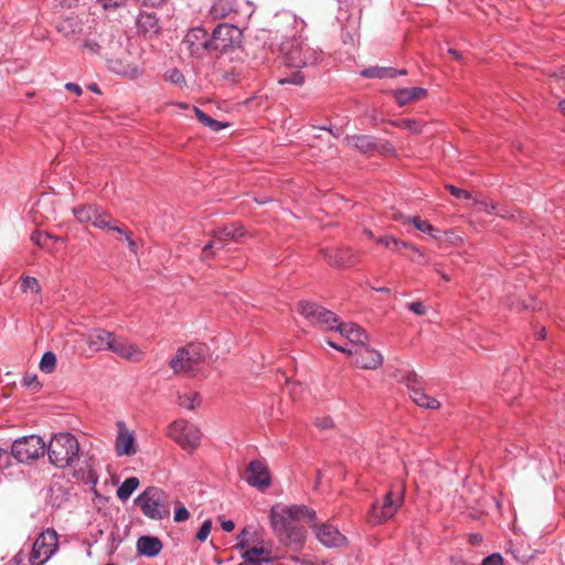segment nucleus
I'll use <instances>...</instances> for the list:
<instances>
[{"label":"nucleus","mask_w":565,"mask_h":565,"mask_svg":"<svg viewBox=\"0 0 565 565\" xmlns=\"http://www.w3.org/2000/svg\"><path fill=\"white\" fill-rule=\"evenodd\" d=\"M354 363L361 369L376 370L382 365L383 358L376 350L362 344L354 349Z\"/></svg>","instance_id":"f3484780"},{"label":"nucleus","mask_w":565,"mask_h":565,"mask_svg":"<svg viewBox=\"0 0 565 565\" xmlns=\"http://www.w3.org/2000/svg\"><path fill=\"white\" fill-rule=\"evenodd\" d=\"M58 550V535L55 530L46 529L35 540L30 554L32 565L45 564Z\"/></svg>","instance_id":"9b49d317"},{"label":"nucleus","mask_w":565,"mask_h":565,"mask_svg":"<svg viewBox=\"0 0 565 565\" xmlns=\"http://www.w3.org/2000/svg\"><path fill=\"white\" fill-rule=\"evenodd\" d=\"M106 62L109 71L129 79H136L142 75V70L131 61V57L127 53H122L120 57H107Z\"/></svg>","instance_id":"2eb2a0df"},{"label":"nucleus","mask_w":565,"mask_h":565,"mask_svg":"<svg viewBox=\"0 0 565 565\" xmlns=\"http://www.w3.org/2000/svg\"><path fill=\"white\" fill-rule=\"evenodd\" d=\"M407 308L415 315L423 316L427 309L422 301H414L407 305Z\"/></svg>","instance_id":"603ef678"},{"label":"nucleus","mask_w":565,"mask_h":565,"mask_svg":"<svg viewBox=\"0 0 565 565\" xmlns=\"http://www.w3.org/2000/svg\"><path fill=\"white\" fill-rule=\"evenodd\" d=\"M546 337V331H545V328L542 327L537 332H536V338L540 339V340H543L545 339Z\"/></svg>","instance_id":"680f3d73"},{"label":"nucleus","mask_w":565,"mask_h":565,"mask_svg":"<svg viewBox=\"0 0 565 565\" xmlns=\"http://www.w3.org/2000/svg\"><path fill=\"white\" fill-rule=\"evenodd\" d=\"M393 125L397 128L409 130L412 134H420L423 129L418 121L409 118L398 119Z\"/></svg>","instance_id":"ea45409f"},{"label":"nucleus","mask_w":565,"mask_h":565,"mask_svg":"<svg viewBox=\"0 0 565 565\" xmlns=\"http://www.w3.org/2000/svg\"><path fill=\"white\" fill-rule=\"evenodd\" d=\"M241 551L243 562L238 565H273L275 556L270 544L258 541L256 531L244 527L237 535L235 545Z\"/></svg>","instance_id":"f03ea898"},{"label":"nucleus","mask_w":565,"mask_h":565,"mask_svg":"<svg viewBox=\"0 0 565 565\" xmlns=\"http://www.w3.org/2000/svg\"><path fill=\"white\" fill-rule=\"evenodd\" d=\"M190 518V513L186 508L181 503L177 502L174 507V522H184Z\"/></svg>","instance_id":"c03bdc74"},{"label":"nucleus","mask_w":565,"mask_h":565,"mask_svg":"<svg viewBox=\"0 0 565 565\" xmlns=\"http://www.w3.org/2000/svg\"><path fill=\"white\" fill-rule=\"evenodd\" d=\"M178 404L185 409L193 411L201 404L200 394L196 392L179 393Z\"/></svg>","instance_id":"473e14b6"},{"label":"nucleus","mask_w":565,"mask_h":565,"mask_svg":"<svg viewBox=\"0 0 565 565\" xmlns=\"http://www.w3.org/2000/svg\"><path fill=\"white\" fill-rule=\"evenodd\" d=\"M22 383L25 387H28L32 391H38L40 388V383L38 381V376L34 374H26L23 377Z\"/></svg>","instance_id":"8fccbe9b"},{"label":"nucleus","mask_w":565,"mask_h":565,"mask_svg":"<svg viewBox=\"0 0 565 565\" xmlns=\"http://www.w3.org/2000/svg\"><path fill=\"white\" fill-rule=\"evenodd\" d=\"M559 108H561L562 113L565 115V100L559 103Z\"/></svg>","instance_id":"774afa93"},{"label":"nucleus","mask_w":565,"mask_h":565,"mask_svg":"<svg viewBox=\"0 0 565 565\" xmlns=\"http://www.w3.org/2000/svg\"><path fill=\"white\" fill-rule=\"evenodd\" d=\"M447 189L454 196H456L458 199H470V193L466 190L459 189L451 184H448Z\"/></svg>","instance_id":"864d4df0"},{"label":"nucleus","mask_w":565,"mask_h":565,"mask_svg":"<svg viewBox=\"0 0 565 565\" xmlns=\"http://www.w3.org/2000/svg\"><path fill=\"white\" fill-rule=\"evenodd\" d=\"M21 290L23 292L31 291L34 294H40L41 286L39 284V280L35 277L22 276L21 277Z\"/></svg>","instance_id":"a19ab883"},{"label":"nucleus","mask_w":565,"mask_h":565,"mask_svg":"<svg viewBox=\"0 0 565 565\" xmlns=\"http://www.w3.org/2000/svg\"><path fill=\"white\" fill-rule=\"evenodd\" d=\"M246 473V481L252 487L264 489L270 484L269 471L262 461H250L247 466Z\"/></svg>","instance_id":"aec40b11"},{"label":"nucleus","mask_w":565,"mask_h":565,"mask_svg":"<svg viewBox=\"0 0 565 565\" xmlns=\"http://www.w3.org/2000/svg\"><path fill=\"white\" fill-rule=\"evenodd\" d=\"M225 242H226V241L224 239V237H223V236H221V235L217 233V231H216V232H215V235H214V238H213L211 242H209V243L204 246V248H203V250H202L203 258H204V259H206V258L211 257V256L213 255V253H212V252H210V250H212V249H222V248H224V246H225Z\"/></svg>","instance_id":"e433bc0d"},{"label":"nucleus","mask_w":565,"mask_h":565,"mask_svg":"<svg viewBox=\"0 0 565 565\" xmlns=\"http://www.w3.org/2000/svg\"><path fill=\"white\" fill-rule=\"evenodd\" d=\"M167 0H142V4L146 7L157 8L162 6Z\"/></svg>","instance_id":"bf43d9fd"},{"label":"nucleus","mask_w":565,"mask_h":565,"mask_svg":"<svg viewBox=\"0 0 565 565\" xmlns=\"http://www.w3.org/2000/svg\"><path fill=\"white\" fill-rule=\"evenodd\" d=\"M169 499V494L161 488L148 487L135 499V504L148 519L161 521L170 515Z\"/></svg>","instance_id":"20e7f679"},{"label":"nucleus","mask_w":565,"mask_h":565,"mask_svg":"<svg viewBox=\"0 0 565 565\" xmlns=\"http://www.w3.org/2000/svg\"><path fill=\"white\" fill-rule=\"evenodd\" d=\"M375 242L377 244L384 245L387 248H392L397 253H402V248L411 249L417 256V258H418L417 262L420 263L422 260L423 262L425 260V254L422 249H419L418 247H416L415 245H413L408 242L397 239L392 235L381 236L377 239H375ZM409 258L412 260L416 262V259L414 257H409Z\"/></svg>","instance_id":"4be33fe9"},{"label":"nucleus","mask_w":565,"mask_h":565,"mask_svg":"<svg viewBox=\"0 0 565 565\" xmlns=\"http://www.w3.org/2000/svg\"><path fill=\"white\" fill-rule=\"evenodd\" d=\"M291 385H292V387H291V395L295 397L296 388H298V387L301 388V384L292 383Z\"/></svg>","instance_id":"69168bd1"},{"label":"nucleus","mask_w":565,"mask_h":565,"mask_svg":"<svg viewBox=\"0 0 565 565\" xmlns=\"http://www.w3.org/2000/svg\"><path fill=\"white\" fill-rule=\"evenodd\" d=\"M113 232H117L119 233L120 235L125 236L127 243H128V247L129 249L132 252V253H136L137 252V244L136 242L131 238L130 236V233L126 230V228H122V227H113Z\"/></svg>","instance_id":"de8ad7c7"},{"label":"nucleus","mask_w":565,"mask_h":565,"mask_svg":"<svg viewBox=\"0 0 565 565\" xmlns=\"http://www.w3.org/2000/svg\"><path fill=\"white\" fill-rule=\"evenodd\" d=\"M221 527L225 532H232L235 527V524L232 520H224L221 522Z\"/></svg>","instance_id":"13d9d810"},{"label":"nucleus","mask_w":565,"mask_h":565,"mask_svg":"<svg viewBox=\"0 0 565 565\" xmlns=\"http://www.w3.org/2000/svg\"><path fill=\"white\" fill-rule=\"evenodd\" d=\"M45 454V443L38 435L23 436L11 446V455L19 462H31Z\"/></svg>","instance_id":"9d476101"},{"label":"nucleus","mask_w":565,"mask_h":565,"mask_svg":"<svg viewBox=\"0 0 565 565\" xmlns=\"http://www.w3.org/2000/svg\"><path fill=\"white\" fill-rule=\"evenodd\" d=\"M407 222L412 223L416 230L434 236L436 230L427 221L422 220L417 216H412L407 218Z\"/></svg>","instance_id":"79ce46f5"},{"label":"nucleus","mask_w":565,"mask_h":565,"mask_svg":"<svg viewBox=\"0 0 565 565\" xmlns=\"http://www.w3.org/2000/svg\"><path fill=\"white\" fill-rule=\"evenodd\" d=\"M115 334L105 329H94L88 332L86 343L94 351H110Z\"/></svg>","instance_id":"412c9836"},{"label":"nucleus","mask_w":565,"mask_h":565,"mask_svg":"<svg viewBox=\"0 0 565 565\" xmlns=\"http://www.w3.org/2000/svg\"><path fill=\"white\" fill-rule=\"evenodd\" d=\"M285 63L295 68L316 65L321 60V52L300 41L282 44Z\"/></svg>","instance_id":"0eeeda50"},{"label":"nucleus","mask_w":565,"mask_h":565,"mask_svg":"<svg viewBox=\"0 0 565 565\" xmlns=\"http://www.w3.org/2000/svg\"><path fill=\"white\" fill-rule=\"evenodd\" d=\"M45 449L50 462L57 468L72 467L79 459V444L71 433L54 435Z\"/></svg>","instance_id":"7ed1b4c3"},{"label":"nucleus","mask_w":565,"mask_h":565,"mask_svg":"<svg viewBox=\"0 0 565 565\" xmlns=\"http://www.w3.org/2000/svg\"><path fill=\"white\" fill-rule=\"evenodd\" d=\"M183 44L193 56H202L206 51H211V36L204 28L196 26L188 31Z\"/></svg>","instance_id":"4468645a"},{"label":"nucleus","mask_w":565,"mask_h":565,"mask_svg":"<svg viewBox=\"0 0 565 565\" xmlns=\"http://www.w3.org/2000/svg\"><path fill=\"white\" fill-rule=\"evenodd\" d=\"M317 425L323 429L330 427L332 425V420L330 418H323L317 422Z\"/></svg>","instance_id":"052dcab7"},{"label":"nucleus","mask_w":565,"mask_h":565,"mask_svg":"<svg viewBox=\"0 0 565 565\" xmlns=\"http://www.w3.org/2000/svg\"><path fill=\"white\" fill-rule=\"evenodd\" d=\"M92 224L100 230H108L113 231V227H119L115 224L113 221L110 214L98 207L96 215L94 216V220Z\"/></svg>","instance_id":"2f4dec72"},{"label":"nucleus","mask_w":565,"mask_h":565,"mask_svg":"<svg viewBox=\"0 0 565 565\" xmlns=\"http://www.w3.org/2000/svg\"><path fill=\"white\" fill-rule=\"evenodd\" d=\"M254 9L250 2L244 0H214L210 8V17L214 20L228 17H250Z\"/></svg>","instance_id":"f8f14e48"},{"label":"nucleus","mask_w":565,"mask_h":565,"mask_svg":"<svg viewBox=\"0 0 565 565\" xmlns=\"http://www.w3.org/2000/svg\"><path fill=\"white\" fill-rule=\"evenodd\" d=\"M243 33L233 24H218L212 32L211 46L214 51H227L241 44Z\"/></svg>","instance_id":"ddd939ff"},{"label":"nucleus","mask_w":565,"mask_h":565,"mask_svg":"<svg viewBox=\"0 0 565 565\" xmlns=\"http://www.w3.org/2000/svg\"><path fill=\"white\" fill-rule=\"evenodd\" d=\"M323 258L334 267H350L358 263L356 253L347 247H330L322 250Z\"/></svg>","instance_id":"dca6fc26"},{"label":"nucleus","mask_w":565,"mask_h":565,"mask_svg":"<svg viewBox=\"0 0 565 565\" xmlns=\"http://www.w3.org/2000/svg\"><path fill=\"white\" fill-rule=\"evenodd\" d=\"M405 487L403 484L393 486L384 495L383 502L372 504L369 512V523L372 525L383 524L392 519L404 502Z\"/></svg>","instance_id":"423d86ee"},{"label":"nucleus","mask_w":565,"mask_h":565,"mask_svg":"<svg viewBox=\"0 0 565 565\" xmlns=\"http://www.w3.org/2000/svg\"><path fill=\"white\" fill-rule=\"evenodd\" d=\"M211 530H212V521L205 520L196 533V539L200 542H204L207 539V536L210 535Z\"/></svg>","instance_id":"49530a36"},{"label":"nucleus","mask_w":565,"mask_h":565,"mask_svg":"<svg viewBox=\"0 0 565 565\" xmlns=\"http://www.w3.org/2000/svg\"><path fill=\"white\" fill-rule=\"evenodd\" d=\"M409 396L419 407L427 409H437L439 407V402L428 396L422 388L413 387L408 384Z\"/></svg>","instance_id":"bb28decb"},{"label":"nucleus","mask_w":565,"mask_h":565,"mask_svg":"<svg viewBox=\"0 0 565 565\" xmlns=\"http://www.w3.org/2000/svg\"><path fill=\"white\" fill-rule=\"evenodd\" d=\"M137 550L141 555L154 557L161 552L162 543L156 536L145 535L138 539Z\"/></svg>","instance_id":"393cba45"},{"label":"nucleus","mask_w":565,"mask_h":565,"mask_svg":"<svg viewBox=\"0 0 565 565\" xmlns=\"http://www.w3.org/2000/svg\"><path fill=\"white\" fill-rule=\"evenodd\" d=\"M56 366V356L53 352L47 351L42 355L40 361V370L44 373H52Z\"/></svg>","instance_id":"58836bf2"},{"label":"nucleus","mask_w":565,"mask_h":565,"mask_svg":"<svg viewBox=\"0 0 565 565\" xmlns=\"http://www.w3.org/2000/svg\"><path fill=\"white\" fill-rule=\"evenodd\" d=\"M363 233H364V235H366L367 238L373 239V241L376 239L370 230H364Z\"/></svg>","instance_id":"0e129e2a"},{"label":"nucleus","mask_w":565,"mask_h":565,"mask_svg":"<svg viewBox=\"0 0 565 565\" xmlns=\"http://www.w3.org/2000/svg\"><path fill=\"white\" fill-rule=\"evenodd\" d=\"M10 456L12 455L9 454L6 449L0 448V469H4L8 467Z\"/></svg>","instance_id":"5fc2aeb1"},{"label":"nucleus","mask_w":565,"mask_h":565,"mask_svg":"<svg viewBox=\"0 0 565 565\" xmlns=\"http://www.w3.org/2000/svg\"><path fill=\"white\" fill-rule=\"evenodd\" d=\"M163 77L167 82L174 84L179 87H183L186 85L184 75L178 68L173 67V68L167 70Z\"/></svg>","instance_id":"4c0bfd02"},{"label":"nucleus","mask_w":565,"mask_h":565,"mask_svg":"<svg viewBox=\"0 0 565 565\" xmlns=\"http://www.w3.org/2000/svg\"><path fill=\"white\" fill-rule=\"evenodd\" d=\"M448 53L456 60L460 58V54L455 49H449Z\"/></svg>","instance_id":"e2e57ef3"},{"label":"nucleus","mask_w":565,"mask_h":565,"mask_svg":"<svg viewBox=\"0 0 565 565\" xmlns=\"http://www.w3.org/2000/svg\"><path fill=\"white\" fill-rule=\"evenodd\" d=\"M303 83H305V76L302 75V73L300 71H295L290 75L278 79V84H280V85L291 84V85L301 86Z\"/></svg>","instance_id":"37998d69"},{"label":"nucleus","mask_w":565,"mask_h":565,"mask_svg":"<svg viewBox=\"0 0 565 565\" xmlns=\"http://www.w3.org/2000/svg\"><path fill=\"white\" fill-rule=\"evenodd\" d=\"M110 351L130 362H140L145 358V352L136 343L124 338L115 337Z\"/></svg>","instance_id":"a211bd4d"},{"label":"nucleus","mask_w":565,"mask_h":565,"mask_svg":"<svg viewBox=\"0 0 565 565\" xmlns=\"http://www.w3.org/2000/svg\"><path fill=\"white\" fill-rule=\"evenodd\" d=\"M54 239L55 242H64L62 237L53 236L49 233H42L39 231H35L31 235V241L38 245L41 248H47L49 247V241Z\"/></svg>","instance_id":"c9c22d12"},{"label":"nucleus","mask_w":565,"mask_h":565,"mask_svg":"<svg viewBox=\"0 0 565 565\" xmlns=\"http://www.w3.org/2000/svg\"><path fill=\"white\" fill-rule=\"evenodd\" d=\"M98 206L83 205L73 210L76 220L81 223H92L96 215Z\"/></svg>","instance_id":"72a5a7b5"},{"label":"nucleus","mask_w":565,"mask_h":565,"mask_svg":"<svg viewBox=\"0 0 565 565\" xmlns=\"http://www.w3.org/2000/svg\"><path fill=\"white\" fill-rule=\"evenodd\" d=\"M393 97L398 106L422 99L427 95V90L423 87H404L392 92Z\"/></svg>","instance_id":"b1692460"},{"label":"nucleus","mask_w":565,"mask_h":565,"mask_svg":"<svg viewBox=\"0 0 565 565\" xmlns=\"http://www.w3.org/2000/svg\"><path fill=\"white\" fill-rule=\"evenodd\" d=\"M83 49L92 54V55H102V51H103V47L100 44H98L97 42H95L94 40H90V39H87L84 44H83Z\"/></svg>","instance_id":"a18cd8bd"},{"label":"nucleus","mask_w":565,"mask_h":565,"mask_svg":"<svg viewBox=\"0 0 565 565\" xmlns=\"http://www.w3.org/2000/svg\"><path fill=\"white\" fill-rule=\"evenodd\" d=\"M480 565H503V558L500 554L493 553L484 557Z\"/></svg>","instance_id":"3c124183"},{"label":"nucleus","mask_w":565,"mask_h":565,"mask_svg":"<svg viewBox=\"0 0 565 565\" xmlns=\"http://www.w3.org/2000/svg\"><path fill=\"white\" fill-rule=\"evenodd\" d=\"M65 88H66L67 90H70V92L75 93L77 96H81V95H82V93H83V90H82L81 86H79V85H77V84H75V83H67V84L65 85Z\"/></svg>","instance_id":"4d7b16f0"},{"label":"nucleus","mask_w":565,"mask_h":565,"mask_svg":"<svg viewBox=\"0 0 565 565\" xmlns=\"http://www.w3.org/2000/svg\"><path fill=\"white\" fill-rule=\"evenodd\" d=\"M476 204L479 206V210L493 213L497 215L505 216V214L497 211V205L493 202H487V201H476Z\"/></svg>","instance_id":"09e8293b"},{"label":"nucleus","mask_w":565,"mask_h":565,"mask_svg":"<svg viewBox=\"0 0 565 565\" xmlns=\"http://www.w3.org/2000/svg\"><path fill=\"white\" fill-rule=\"evenodd\" d=\"M327 343H328L331 348H333V349H335V350H338V351H340V352H344V353H347V354L354 355V350H352V349H348V348H345V347L337 345V344H335L334 342H332L331 340H328V341H327Z\"/></svg>","instance_id":"6e6d98bb"},{"label":"nucleus","mask_w":565,"mask_h":565,"mask_svg":"<svg viewBox=\"0 0 565 565\" xmlns=\"http://www.w3.org/2000/svg\"><path fill=\"white\" fill-rule=\"evenodd\" d=\"M206 348L203 344L191 343L184 348L178 349L169 365L174 374L194 376L204 362Z\"/></svg>","instance_id":"39448f33"},{"label":"nucleus","mask_w":565,"mask_h":565,"mask_svg":"<svg viewBox=\"0 0 565 565\" xmlns=\"http://www.w3.org/2000/svg\"><path fill=\"white\" fill-rule=\"evenodd\" d=\"M168 435L188 452H193L202 438L200 428L185 419H177L171 423L168 427Z\"/></svg>","instance_id":"6e6552de"},{"label":"nucleus","mask_w":565,"mask_h":565,"mask_svg":"<svg viewBox=\"0 0 565 565\" xmlns=\"http://www.w3.org/2000/svg\"><path fill=\"white\" fill-rule=\"evenodd\" d=\"M138 30L145 35L157 34L160 30L158 18L148 12H140L137 18Z\"/></svg>","instance_id":"a878e982"},{"label":"nucleus","mask_w":565,"mask_h":565,"mask_svg":"<svg viewBox=\"0 0 565 565\" xmlns=\"http://www.w3.org/2000/svg\"><path fill=\"white\" fill-rule=\"evenodd\" d=\"M217 233L223 236L225 241L237 239L244 235L242 225L236 223L220 228Z\"/></svg>","instance_id":"f704fd0d"},{"label":"nucleus","mask_w":565,"mask_h":565,"mask_svg":"<svg viewBox=\"0 0 565 565\" xmlns=\"http://www.w3.org/2000/svg\"><path fill=\"white\" fill-rule=\"evenodd\" d=\"M299 315L313 326L329 331L338 323V316L319 303L302 300L297 305Z\"/></svg>","instance_id":"1a4fd4ad"},{"label":"nucleus","mask_w":565,"mask_h":565,"mask_svg":"<svg viewBox=\"0 0 565 565\" xmlns=\"http://www.w3.org/2000/svg\"><path fill=\"white\" fill-rule=\"evenodd\" d=\"M361 75L367 78H392L396 76V70L392 67L372 66L364 68Z\"/></svg>","instance_id":"c85d7f7f"},{"label":"nucleus","mask_w":565,"mask_h":565,"mask_svg":"<svg viewBox=\"0 0 565 565\" xmlns=\"http://www.w3.org/2000/svg\"><path fill=\"white\" fill-rule=\"evenodd\" d=\"M118 433L115 440V450L117 456H132L136 454V439L124 423H118Z\"/></svg>","instance_id":"6ab92c4d"},{"label":"nucleus","mask_w":565,"mask_h":565,"mask_svg":"<svg viewBox=\"0 0 565 565\" xmlns=\"http://www.w3.org/2000/svg\"><path fill=\"white\" fill-rule=\"evenodd\" d=\"M344 142L348 147L358 149L362 153H367L370 151H373L375 149V145L371 137L369 136H347L344 138Z\"/></svg>","instance_id":"cd10ccee"},{"label":"nucleus","mask_w":565,"mask_h":565,"mask_svg":"<svg viewBox=\"0 0 565 565\" xmlns=\"http://www.w3.org/2000/svg\"><path fill=\"white\" fill-rule=\"evenodd\" d=\"M333 330L339 331L342 337L358 344V347L365 344L367 341L365 332L355 323H341L340 319H338V323Z\"/></svg>","instance_id":"5701e85b"},{"label":"nucleus","mask_w":565,"mask_h":565,"mask_svg":"<svg viewBox=\"0 0 565 565\" xmlns=\"http://www.w3.org/2000/svg\"><path fill=\"white\" fill-rule=\"evenodd\" d=\"M193 110L198 120L213 131H220L228 126L226 122L213 119L198 107H193Z\"/></svg>","instance_id":"7c9ffc66"},{"label":"nucleus","mask_w":565,"mask_h":565,"mask_svg":"<svg viewBox=\"0 0 565 565\" xmlns=\"http://www.w3.org/2000/svg\"><path fill=\"white\" fill-rule=\"evenodd\" d=\"M299 520H307L313 527L316 537L327 547H340L347 539L340 531L328 523L316 524V511L306 505L294 504L284 508H273L270 523L279 540L288 544L301 545L305 531L296 524Z\"/></svg>","instance_id":"f257e3e1"},{"label":"nucleus","mask_w":565,"mask_h":565,"mask_svg":"<svg viewBox=\"0 0 565 565\" xmlns=\"http://www.w3.org/2000/svg\"><path fill=\"white\" fill-rule=\"evenodd\" d=\"M88 88L95 93H99L98 86L96 84L89 85Z\"/></svg>","instance_id":"338daca9"},{"label":"nucleus","mask_w":565,"mask_h":565,"mask_svg":"<svg viewBox=\"0 0 565 565\" xmlns=\"http://www.w3.org/2000/svg\"><path fill=\"white\" fill-rule=\"evenodd\" d=\"M139 479L137 477L127 478L121 486L117 489V497L120 501H127L134 491L139 487Z\"/></svg>","instance_id":"c756f323"}]
</instances>
